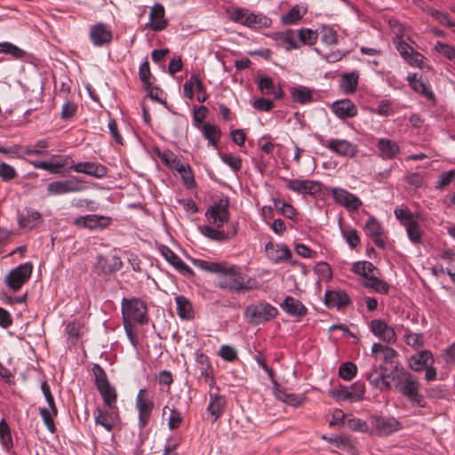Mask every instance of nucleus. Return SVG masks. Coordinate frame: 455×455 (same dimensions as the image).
I'll list each match as a JSON object with an SVG mask.
<instances>
[{
    "instance_id": "nucleus-60",
    "label": "nucleus",
    "mask_w": 455,
    "mask_h": 455,
    "mask_svg": "<svg viewBox=\"0 0 455 455\" xmlns=\"http://www.w3.org/2000/svg\"><path fill=\"white\" fill-rule=\"evenodd\" d=\"M430 15L437 20L440 24L449 28L455 27V21L451 19V16L446 12H442L438 10H432Z\"/></svg>"
},
{
    "instance_id": "nucleus-38",
    "label": "nucleus",
    "mask_w": 455,
    "mask_h": 455,
    "mask_svg": "<svg viewBox=\"0 0 455 455\" xmlns=\"http://www.w3.org/2000/svg\"><path fill=\"white\" fill-rule=\"evenodd\" d=\"M291 96L294 102L306 104L312 101V92L305 86H295L291 88Z\"/></svg>"
},
{
    "instance_id": "nucleus-27",
    "label": "nucleus",
    "mask_w": 455,
    "mask_h": 455,
    "mask_svg": "<svg viewBox=\"0 0 455 455\" xmlns=\"http://www.w3.org/2000/svg\"><path fill=\"white\" fill-rule=\"evenodd\" d=\"M282 309L293 317L301 318L307 315V309L299 299L287 296L281 304Z\"/></svg>"
},
{
    "instance_id": "nucleus-55",
    "label": "nucleus",
    "mask_w": 455,
    "mask_h": 455,
    "mask_svg": "<svg viewBox=\"0 0 455 455\" xmlns=\"http://www.w3.org/2000/svg\"><path fill=\"white\" fill-rule=\"evenodd\" d=\"M139 76L140 81L143 83L145 89L149 90L152 82H151V72H150V67L148 60H145L139 68Z\"/></svg>"
},
{
    "instance_id": "nucleus-14",
    "label": "nucleus",
    "mask_w": 455,
    "mask_h": 455,
    "mask_svg": "<svg viewBox=\"0 0 455 455\" xmlns=\"http://www.w3.org/2000/svg\"><path fill=\"white\" fill-rule=\"evenodd\" d=\"M323 185L319 181L310 180H289L286 188L297 194L316 196L322 191Z\"/></svg>"
},
{
    "instance_id": "nucleus-32",
    "label": "nucleus",
    "mask_w": 455,
    "mask_h": 455,
    "mask_svg": "<svg viewBox=\"0 0 455 455\" xmlns=\"http://www.w3.org/2000/svg\"><path fill=\"white\" fill-rule=\"evenodd\" d=\"M196 93H197L196 99L199 100V76L193 74L183 85V94L187 99L186 103L188 106L191 105Z\"/></svg>"
},
{
    "instance_id": "nucleus-10",
    "label": "nucleus",
    "mask_w": 455,
    "mask_h": 455,
    "mask_svg": "<svg viewBox=\"0 0 455 455\" xmlns=\"http://www.w3.org/2000/svg\"><path fill=\"white\" fill-rule=\"evenodd\" d=\"M373 430L379 435H389L403 428L402 423L395 417L373 415L370 418Z\"/></svg>"
},
{
    "instance_id": "nucleus-61",
    "label": "nucleus",
    "mask_w": 455,
    "mask_h": 455,
    "mask_svg": "<svg viewBox=\"0 0 455 455\" xmlns=\"http://www.w3.org/2000/svg\"><path fill=\"white\" fill-rule=\"evenodd\" d=\"M435 48L439 53L443 54L451 61H452L455 58V47L452 45L442 42H437Z\"/></svg>"
},
{
    "instance_id": "nucleus-20",
    "label": "nucleus",
    "mask_w": 455,
    "mask_h": 455,
    "mask_svg": "<svg viewBox=\"0 0 455 455\" xmlns=\"http://www.w3.org/2000/svg\"><path fill=\"white\" fill-rule=\"evenodd\" d=\"M365 386L363 383H355L353 390L339 389L331 391V395L338 401H349L351 403L363 401L364 399Z\"/></svg>"
},
{
    "instance_id": "nucleus-8",
    "label": "nucleus",
    "mask_w": 455,
    "mask_h": 455,
    "mask_svg": "<svg viewBox=\"0 0 455 455\" xmlns=\"http://www.w3.org/2000/svg\"><path fill=\"white\" fill-rule=\"evenodd\" d=\"M122 312L124 323L126 321H135L139 323H144L147 321L146 307L144 303L137 299H123Z\"/></svg>"
},
{
    "instance_id": "nucleus-58",
    "label": "nucleus",
    "mask_w": 455,
    "mask_h": 455,
    "mask_svg": "<svg viewBox=\"0 0 455 455\" xmlns=\"http://www.w3.org/2000/svg\"><path fill=\"white\" fill-rule=\"evenodd\" d=\"M17 171L13 166L6 163L0 164V179L3 181H11L17 177Z\"/></svg>"
},
{
    "instance_id": "nucleus-40",
    "label": "nucleus",
    "mask_w": 455,
    "mask_h": 455,
    "mask_svg": "<svg viewBox=\"0 0 455 455\" xmlns=\"http://www.w3.org/2000/svg\"><path fill=\"white\" fill-rule=\"evenodd\" d=\"M0 443L6 451H10L13 446L11 429L4 419L0 421Z\"/></svg>"
},
{
    "instance_id": "nucleus-18",
    "label": "nucleus",
    "mask_w": 455,
    "mask_h": 455,
    "mask_svg": "<svg viewBox=\"0 0 455 455\" xmlns=\"http://www.w3.org/2000/svg\"><path fill=\"white\" fill-rule=\"evenodd\" d=\"M371 331L374 336L387 343H395L396 335L395 330L384 320L374 319L370 323Z\"/></svg>"
},
{
    "instance_id": "nucleus-6",
    "label": "nucleus",
    "mask_w": 455,
    "mask_h": 455,
    "mask_svg": "<svg viewBox=\"0 0 455 455\" xmlns=\"http://www.w3.org/2000/svg\"><path fill=\"white\" fill-rule=\"evenodd\" d=\"M277 315V309L268 303L250 305L244 310L245 318L252 324L268 322Z\"/></svg>"
},
{
    "instance_id": "nucleus-7",
    "label": "nucleus",
    "mask_w": 455,
    "mask_h": 455,
    "mask_svg": "<svg viewBox=\"0 0 455 455\" xmlns=\"http://www.w3.org/2000/svg\"><path fill=\"white\" fill-rule=\"evenodd\" d=\"M32 270L33 266L30 262L20 264L6 275L4 282L13 291H18L29 280Z\"/></svg>"
},
{
    "instance_id": "nucleus-48",
    "label": "nucleus",
    "mask_w": 455,
    "mask_h": 455,
    "mask_svg": "<svg viewBox=\"0 0 455 455\" xmlns=\"http://www.w3.org/2000/svg\"><path fill=\"white\" fill-rule=\"evenodd\" d=\"M404 341L414 349H419L424 346V335L422 333H414L410 330H405Z\"/></svg>"
},
{
    "instance_id": "nucleus-56",
    "label": "nucleus",
    "mask_w": 455,
    "mask_h": 455,
    "mask_svg": "<svg viewBox=\"0 0 455 455\" xmlns=\"http://www.w3.org/2000/svg\"><path fill=\"white\" fill-rule=\"evenodd\" d=\"M175 170H177V172L180 174L187 187H192L196 185L194 176L188 165L183 164H176Z\"/></svg>"
},
{
    "instance_id": "nucleus-19",
    "label": "nucleus",
    "mask_w": 455,
    "mask_h": 455,
    "mask_svg": "<svg viewBox=\"0 0 455 455\" xmlns=\"http://www.w3.org/2000/svg\"><path fill=\"white\" fill-rule=\"evenodd\" d=\"M323 145L331 151L341 156L354 157L358 152L356 145L347 140L331 139Z\"/></svg>"
},
{
    "instance_id": "nucleus-50",
    "label": "nucleus",
    "mask_w": 455,
    "mask_h": 455,
    "mask_svg": "<svg viewBox=\"0 0 455 455\" xmlns=\"http://www.w3.org/2000/svg\"><path fill=\"white\" fill-rule=\"evenodd\" d=\"M277 38L281 42L288 44L287 51L298 49L299 47V44L296 41V34L291 29L278 33Z\"/></svg>"
},
{
    "instance_id": "nucleus-54",
    "label": "nucleus",
    "mask_w": 455,
    "mask_h": 455,
    "mask_svg": "<svg viewBox=\"0 0 455 455\" xmlns=\"http://www.w3.org/2000/svg\"><path fill=\"white\" fill-rule=\"evenodd\" d=\"M356 366L351 362L342 363L339 368V375L344 380H351L356 374Z\"/></svg>"
},
{
    "instance_id": "nucleus-43",
    "label": "nucleus",
    "mask_w": 455,
    "mask_h": 455,
    "mask_svg": "<svg viewBox=\"0 0 455 455\" xmlns=\"http://www.w3.org/2000/svg\"><path fill=\"white\" fill-rule=\"evenodd\" d=\"M363 284L364 287L372 289L381 294L387 293L389 290L388 284L385 281L374 276V275H371L367 280H364Z\"/></svg>"
},
{
    "instance_id": "nucleus-15",
    "label": "nucleus",
    "mask_w": 455,
    "mask_h": 455,
    "mask_svg": "<svg viewBox=\"0 0 455 455\" xmlns=\"http://www.w3.org/2000/svg\"><path fill=\"white\" fill-rule=\"evenodd\" d=\"M123 267V261L114 254L99 255L95 265V271L98 275L113 274Z\"/></svg>"
},
{
    "instance_id": "nucleus-28",
    "label": "nucleus",
    "mask_w": 455,
    "mask_h": 455,
    "mask_svg": "<svg viewBox=\"0 0 455 455\" xmlns=\"http://www.w3.org/2000/svg\"><path fill=\"white\" fill-rule=\"evenodd\" d=\"M331 109L333 113L339 118L354 117L357 115L356 106L349 100H341L335 101Z\"/></svg>"
},
{
    "instance_id": "nucleus-44",
    "label": "nucleus",
    "mask_w": 455,
    "mask_h": 455,
    "mask_svg": "<svg viewBox=\"0 0 455 455\" xmlns=\"http://www.w3.org/2000/svg\"><path fill=\"white\" fill-rule=\"evenodd\" d=\"M305 13V9L295 5L286 14L281 17V21L284 25H291L299 21Z\"/></svg>"
},
{
    "instance_id": "nucleus-5",
    "label": "nucleus",
    "mask_w": 455,
    "mask_h": 455,
    "mask_svg": "<svg viewBox=\"0 0 455 455\" xmlns=\"http://www.w3.org/2000/svg\"><path fill=\"white\" fill-rule=\"evenodd\" d=\"M392 379L396 382L395 387L409 400L419 403L421 395L419 393V383L418 379L406 371L392 374Z\"/></svg>"
},
{
    "instance_id": "nucleus-24",
    "label": "nucleus",
    "mask_w": 455,
    "mask_h": 455,
    "mask_svg": "<svg viewBox=\"0 0 455 455\" xmlns=\"http://www.w3.org/2000/svg\"><path fill=\"white\" fill-rule=\"evenodd\" d=\"M150 21L147 25L154 31H161L164 29L168 21L164 18V8L160 4H155L149 12Z\"/></svg>"
},
{
    "instance_id": "nucleus-23",
    "label": "nucleus",
    "mask_w": 455,
    "mask_h": 455,
    "mask_svg": "<svg viewBox=\"0 0 455 455\" xmlns=\"http://www.w3.org/2000/svg\"><path fill=\"white\" fill-rule=\"evenodd\" d=\"M76 172L84 173L94 178H103L107 175L105 165L93 162H79L70 167Z\"/></svg>"
},
{
    "instance_id": "nucleus-45",
    "label": "nucleus",
    "mask_w": 455,
    "mask_h": 455,
    "mask_svg": "<svg viewBox=\"0 0 455 455\" xmlns=\"http://www.w3.org/2000/svg\"><path fill=\"white\" fill-rule=\"evenodd\" d=\"M376 269L374 265L369 261H359L353 264L352 270L354 273L362 275L364 277V280H367L373 275V272Z\"/></svg>"
},
{
    "instance_id": "nucleus-49",
    "label": "nucleus",
    "mask_w": 455,
    "mask_h": 455,
    "mask_svg": "<svg viewBox=\"0 0 455 455\" xmlns=\"http://www.w3.org/2000/svg\"><path fill=\"white\" fill-rule=\"evenodd\" d=\"M299 42L309 46L314 45L318 38V33L310 28H301L298 31Z\"/></svg>"
},
{
    "instance_id": "nucleus-13",
    "label": "nucleus",
    "mask_w": 455,
    "mask_h": 455,
    "mask_svg": "<svg viewBox=\"0 0 455 455\" xmlns=\"http://www.w3.org/2000/svg\"><path fill=\"white\" fill-rule=\"evenodd\" d=\"M207 220L217 228H220L228 220V201L221 199L211 206L205 212Z\"/></svg>"
},
{
    "instance_id": "nucleus-29",
    "label": "nucleus",
    "mask_w": 455,
    "mask_h": 455,
    "mask_svg": "<svg viewBox=\"0 0 455 455\" xmlns=\"http://www.w3.org/2000/svg\"><path fill=\"white\" fill-rule=\"evenodd\" d=\"M377 147L379 151V156L384 160L393 159L400 152L399 145L389 139H379Z\"/></svg>"
},
{
    "instance_id": "nucleus-39",
    "label": "nucleus",
    "mask_w": 455,
    "mask_h": 455,
    "mask_svg": "<svg viewBox=\"0 0 455 455\" xmlns=\"http://www.w3.org/2000/svg\"><path fill=\"white\" fill-rule=\"evenodd\" d=\"M271 249L269 251L270 258L275 262L286 261L291 259V251L286 246L274 247L271 243L267 245V250Z\"/></svg>"
},
{
    "instance_id": "nucleus-34",
    "label": "nucleus",
    "mask_w": 455,
    "mask_h": 455,
    "mask_svg": "<svg viewBox=\"0 0 455 455\" xmlns=\"http://www.w3.org/2000/svg\"><path fill=\"white\" fill-rule=\"evenodd\" d=\"M371 354L373 356L381 359L386 363H393V359L397 355L395 349L379 343L373 344L371 347Z\"/></svg>"
},
{
    "instance_id": "nucleus-57",
    "label": "nucleus",
    "mask_w": 455,
    "mask_h": 455,
    "mask_svg": "<svg viewBox=\"0 0 455 455\" xmlns=\"http://www.w3.org/2000/svg\"><path fill=\"white\" fill-rule=\"evenodd\" d=\"M364 231L368 236L373 237L381 235L382 228L375 218L371 217L365 223Z\"/></svg>"
},
{
    "instance_id": "nucleus-9",
    "label": "nucleus",
    "mask_w": 455,
    "mask_h": 455,
    "mask_svg": "<svg viewBox=\"0 0 455 455\" xmlns=\"http://www.w3.org/2000/svg\"><path fill=\"white\" fill-rule=\"evenodd\" d=\"M86 188L84 183L77 177L68 180H56L48 184L46 192L48 196H60L68 193L81 192Z\"/></svg>"
},
{
    "instance_id": "nucleus-36",
    "label": "nucleus",
    "mask_w": 455,
    "mask_h": 455,
    "mask_svg": "<svg viewBox=\"0 0 455 455\" xmlns=\"http://www.w3.org/2000/svg\"><path fill=\"white\" fill-rule=\"evenodd\" d=\"M49 138L41 139L36 140L34 144L28 146L24 150V154L26 156H46L49 154Z\"/></svg>"
},
{
    "instance_id": "nucleus-62",
    "label": "nucleus",
    "mask_w": 455,
    "mask_h": 455,
    "mask_svg": "<svg viewBox=\"0 0 455 455\" xmlns=\"http://www.w3.org/2000/svg\"><path fill=\"white\" fill-rule=\"evenodd\" d=\"M341 234L351 248H355L360 243V238L355 229L341 230Z\"/></svg>"
},
{
    "instance_id": "nucleus-4",
    "label": "nucleus",
    "mask_w": 455,
    "mask_h": 455,
    "mask_svg": "<svg viewBox=\"0 0 455 455\" xmlns=\"http://www.w3.org/2000/svg\"><path fill=\"white\" fill-rule=\"evenodd\" d=\"M395 218L406 229L407 235L412 243L418 244L422 242L423 231L419 228L418 220H423L420 213H412L406 208L397 207L394 211Z\"/></svg>"
},
{
    "instance_id": "nucleus-53",
    "label": "nucleus",
    "mask_w": 455,
    "mask_h": 455,
    "mask_svg": "<svg viewBox=\"0 0 455 455\" xmlns=\"http://www.w3.org/2000/svg\"><path fill=\"white\" fill-rule=\"evenodd\" d=\"M274 204L280 213L288 219H294L297 215L296 209L290 204L275 199Z\"/></svg>"
},
{
    "instance_id": "nucleus-64",
    "label": "nucleus",
    "mask_w": 455,
    "mask_h": 455,
    "mask_svg": "<svg viewBox=\"0 0 455 455\" xmlns=\"http://www.w3.org/2000/svg\"><path fill=\"white\" fill-rule=\"evenodd\" d=\"M322 41L329 45L336 44L338 43V36L335 30L331 28H323L321 30Z\"/></svg>"
},
{
    "instance_id": "nucleus-59",
    "label": "nucleus",
    "mask_w": 455,
    "mask_h": 455,
    "mask_svg": "<svg viewBox=\"0 0 455 455\" xmlns=\"http://www.w3.org/2000/svg\"><path fill=\"white\" fill-rule=\"evenodd\" d=\"M92 372L94 375L95 385L97 387V389L100 387H103L104 386L109 385L104 370L99 364L93 365Z\"/></svg>"
},
{
    "instance_id": "nucleus-33",
    "label": "nucleus",
    "mask_w": 455,
    "mask_h": 455,
    "mask_svg": "<svg viewBox=\"0 0 455 455\" xmlns=\"http://www.w3.org/2000/svg\"><path fill=\"white\" fill-rule=\"evenodd\" d=\"M42 222V215L35 210H28L25 215L18 218L19 226L21 228L33 229Z\"/></svg>"
},
{
    "instance_id": "nucleus-52",
    "label": "nucleus",
    "mask_w": 455,
    "mask_h": 455,
    "mask_svg": "<svg viewBox=\"0 0 455 455\" xmlns=\"http://www.w3.org/2000/svg\"><path fill=\"white\" fill-rule=\"evenodd\" d=\"M0 53H7L15 59H22L26 52L10 42L0 43Z\"/></svg>"
},
{
    "instance_id": "nucleus-12",
    "label": "nucleus",
    "mask_w": 455,
    "mask_h": 455,
    "mask_svg": "<svg viewBox=\"0 0 455 455\" xmlns=\"http://www.w3.org/2000/svg\"><path fill=\"white\" fill-rule=\"evenodd\" d=\"M330 191L334 202L343 206L347 211L355 212L363 204L359 197L345 188L333 187Z\"/></svg>"
},
{
    "instance_id": "nucleus-1",
    "label": "nucleus",
    "mask_w": 455,
    "mask_h": 455,
    "mask_svg": "<svg viewBox=\"0 0 455 455\" xmlns=\"http://www.w3.org/2000/svg\"><path fill=\"white\" fill-rule=\"evenodd\" d=\"M201 270L220 274L218 285L231 292L243 293L258 288L256 279L244 275L241 268L227 262H212L201 259Z\"/></svg>"
},
{
    "instance_id": "nucleus-31",
    "label": "nucleus",
    "mask_w": 455,
    "mask_h": 455,
    "mask_svg": "<svg viewBox=\"0 0 455 455\" xmlns=\"http://www.w3.org/2000/svg\"><path fill=\"white\" fill-rule=\"evenodd\" d=\"M407 80L414 92L421 94L428 100H435V94L428 83L425 82L421 78H418L416 74H410Z\"/></svg>"
},
{
    "instance_id": "nucleus-42",
    "label": "nucleus",
    "mask_w": 455,
    "mask_h": 455,
    "mask_svg": "<svg viewBox=\"0 0 455 455\" xmlns=\"http://www.w3.org/2000/svg\"><path fill=\"white\" fill-rule=\"evenodd\" d=\"M359 76L356 72L347 73L342 76L340 86L346 93L355 92Z\"/></svg>"
},
{
    "instance_id": "nucleus-17",
    "label": "nucleus",
    "mask_w": 455,
    "mask_h": 455,
    "mask_svg": "<svg viewBox=\"0 0 455 455\" xmlns=\"http://www.w3.org/2000/svg\"><path fill=\"white\" fill-rule=\"evenodd\" d=\"M111 219L107 216L98 214H88L76 218L74 223L78 227H83L90 230L103 229L110 224Z\"/></svg>"
},
{
    "instance_id": "nucleus-16",
    "label": "nucleus",
    "mask_w": 455,
    "mask_h": 455,
    "mask_svg": "<svg viewBox=\"0 0 455 455\" xmlns=\"http://www.w3.org/2000/svg\"><path fill=\"white\" fill-rule=\"evenodd\" d=\"M89 37L92 44L100 47L112 41V31L102 22H98L90 28Z\"/></svg>"
},
{
    "instance_id": "nucleus-25",
    "label": "nucleus",
    "mask_w": 455,
    "mask_h": 455,
    "mask_svg": "<svg viewBox=\"0 0 455 455\" xmlns=\"http://www.w3.org/2000/svg\"><path fill=\"white\" fill-rule=\"evenodd\" d=\"M434 356L429 350H423L411 355L409 359V366L414 371H422L425 368L434 364Z\"/></svg>"
},
{
    "instance_id": "nucleus-63",
    "label": "nucleus",
    "mask_w": 455,
    "mask_h": 455,
    "mask_svg": "<svg viewBox=\"0 0 455 455\" xmlns=\"http://www.w3.org/2000/svg\"><path fill=\"white\" fill-rule=\"evenodd\" d=\"M219 355L223 360L228 362H232L237 357V352L235 348L228 345L221 346L219 351Z\"/></svg>"
},
{
    "instance_id": "nucleus-37",
    "label": "nucleus",
    "mask_w": 455,
    "mask_h": 455,
    "mask_svg": "<svg viewBox=\"0 0 455 455\" xmlns=\"http://www.w3.org/2000/svg\"><path fill=\"white\" fill-rule=\"evenodd\" d=\"M202 132L205 139L208 140V144L217 149V145L221 135L220 129L217 125L204 124L202 126Z\"/></svg>"
},
{
    "instance_id": "nucleus-47",
    "label": "nucleus",
    "mask_w": 455,
    "mask_h": 455,
    "mask_svg": "<svg viewBox=\"0 0 455 455\" xmlns=\"http://www.w3.org/2000/svg\"><path fill=\"white\" fill-rule=\"evenodd\" d=\"M218 155L221 161L229 166L233 172H237L241 170L243 162L240 156L231 153L221 154L220 151H218Z\"/></svg>"
},
{
    "instance_id": "nucleus-30",
    "label": "nucleus",
    "mask_w": 455,
    "mask_h": 455,
    "mask_svg": "<svg viewBox=\"0 0 455 455\" xmlns=\"http://www.w3.org/2000/svg\"><path fill=\"white\" fill-rule=\"evenodd\" d=\"M324 302L329 307H344L350 303L349 296L341 291H327L324 295Z\"/></svg>"
},
{
    "instance_id": "nucleus-46",
    "label": "nucleus",
    "mask_w": 455,
    "mask_h": 455,
    "mask_svg": "<svg viewBox=\"0 0 455 455\" xmlns=\"http://www.w3.org/2000/svg\"><path fill=\"white\" fill-rule=\"evenodd\" d=\"M102 396L103 402L108 408L116 407V392L110 385L98 388Z\"/></svg>"
},
{
    "instance_id": "nucleus-26",
    "label": "nucleus",
    "mask_w": 455,
    "mask_h": 455,
    "mask_svg": "<svg viewBox=\"0 0 455 455\" xmlns=\"http://www.w3.org/2000/svg\"><path fill=\"white\" fill-rule=\"evenodd\" d=\"M379 370H382V367L380 366L379 368H378L376 365H374L371 369V371H369L365 374L367 380L372 387L379 389L380 391L390 389L391 383L388 380H387L388 375H386L382 372H379Z\"/></svg>"
},
{
    "instance_id": "nucleus-22",
    "label": "nucleus",
    "mask_w": 455,
    "mask_h": 455,
    "mask_svg": "<svg viewBox=\"0 0 455 455\" xmlns=\"http://www.w3.org/2000/svg\"><path fill=\"white\" fill-rule=\"evenodd\" d=\"M117 417V407L108 408V410L98 408L95 412V423L110 432L114 427Z\"/></svg>"
},
{
    "instance_id": "nucleus-3",
    "label": "nucleus",
    "mask_w": 455,
    "mask_h": 455,
    "mask_svg": "<svg viewBox=\"0 0 455 455\" xmlns=\"http://www.w3.org/2000/svg\"><path fill=\"white\" fill-rule=\"evenodd\" d=\"M227 15L232 21L251 28H269L272 21L261 13H254L245 8H228Z\"/></svg>"
},
{
    "instance_id": "nucleus-35",
    "label": "nucleus",
    "mask_w": 455,
    "mask_h": 455,
    "mask_svg": "<svg viewBox=\"0 0 455 455\" xmlns=\"http://www.w3.org/2000/svg\"><path fill=\"white\" fill-rule=\"evenodd\" d=\"M160 252L163 257L181 273L189 272V267L167 246L162 245Z\"/></svg>"
},
{
    "instance_id": "nucleus-21",
    "label": "nucleus",
    "mask_w": 455,
    "mask_h": 455,
    "mask_svg": "<svg viewBox=\"0 0 455 455\" xmlns=\"http://www.w3.org/2000/svg\"><path fill=\"white\" fill-rule=\"evenodd\" d=\"M72 161L69 156H53L51 161H33L31 165L36 169L48 171L51 173L57 174L59 170Z\"/></svg>"
},
{
    "instance_id": "nucleus-41",
    "label": "nucleus",
    "mask_w": 455,
    "mask_h": 455,
    "mask_svg": "<svg viewBox=\"0 0 455 455\" xmlns=\"http://www.w3.org/2000/svg\"><path fill=\"white\" fill-rule=\"evenodd\" d=\"M177 305V313L181 319H190L193 317V309L189 300L184 296H178L175 299Z\"/></svg>"
},
{
    "instance_id": "nucleus-51",
    "label": "nucleus",
    "mask_w": 455,
    "mask_h": 455,
    "mask_svg": "<svg viewBox=\"0 0 455 455\" xmlns=\"http://www.w3.org/2000/svg\"><path fill=\"white\" fill-rule=\"evenodd\" d=\"M201 233L206 237L216 242H224L228 239V235L224 231L215 229L212 227L205 226L201 228Z\"/></svg>"
},
{
    "instance_id": "nucleus-11",
    "label": "nucleus",
    "mask_w": 455,
    "mask_h": 455,
    "mask_svg": "<svg viewBox=\"0 0 455 455\" xmlns=\"http://www.w3.org/2000/svg\"><path fill=\"white\" fill-rule=\"evenodd\" d=\"M135 405L139 412V427L142 429L148 425L154 408V403L148 397L147 389H140L136 396Z\"/></svg>"
},
{
    "instance_id": "nucleus-2",
    "label": "nucleus",
    "mask_w": 455,
    "mask_h": 455,
    "mask_svg": "<svg viewBox=\"0 0 455 455\" xmlns=\"http://www.w3.org/2000/svg\"><path fill=\"white\" fill-rule=\"evenodd\" d=\"M201 376L204 377L205 382L210 387L209 395L210 402L207 411L211 416L212 421H215L223 412L225 408V398L218 392V388L214 387L213 370L209 365L208 357L201 354Z\"/></svg>"
}]
</instances>
